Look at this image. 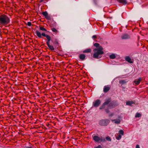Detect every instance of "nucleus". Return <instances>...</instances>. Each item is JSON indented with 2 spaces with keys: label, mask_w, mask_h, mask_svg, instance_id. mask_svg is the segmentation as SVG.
Instances as JSON below:
<instances>
[{
  "label": "nucleus",
  "mask_w": 148,
  "mask_h": 148,
  "mask_svg": "<svg viewBox=\"0 0 148 148\" xmlns=\"http://www.w3.org/2000/svg\"><path fill=\"white\" fill-rule=\"evenodd\" d=\"M142 79L140 77L138 79V80H135L134 81V82L136 85H138L141 81Z\"/></svg>",
  "instance_id": "12"
},
{
  "label": "nucleus",
  "mask_w": 148,
  "mask_h": 148,
  "mask_svg": "<svg viewBox=\"0 0 148 148\" xmlns=\"http://www.w3.org/2000/svg\"><path fill=\"white\" fill-rule=\"evenodd\" d=\"M45 17L46 19H48V20H49L50 18V17L48 15H48H47V16H45Z\"/></svg>",
  "instance_id": "27"
},
{
  "label": "nucleus",
  "mask_w": 148,
  "mask_h": 148,
  "mask_svg": "<svg viewBox=\"0 0 148 148\" xmlns=\"http://www.w3.org/2000/svg\"><path fill=\"white\" fill-rule=\"evenodd\" d=\"M136 148H140L139 146L138 145H137L136 146Z\"/></svg>",
  "instance_id": "33"
},
{
  "label": "nucleus",
  "mask_w": 148,
  "mask_h": 148,
  "mask_svg": "<svg viewBox=\"0 0 148 148\" xmlns=\"http://www.w3.org/2000/svg\"><path fill=\"white\" fill-rule=\"evenodd\" d=\"M109 122L110 121L108 119H102L99 121V124L101 126H106Z\"/></svg>",
  "instance_id": "5"
},
{
  "label": "nucleus",
  "mask_w": 148,
  "mask_h": 148,
  "mask_svg": "<svg viewBox=\"0 0 148 148\" xmlns=\"http://www.w3.org/2000/svg\"><path fill=\"white\" fill-rule=\"evenodd\" d=\"M141 116V114L140 113L137 112L136 113V114L135 116V117L136 118L140 117Z\"/></svg>",
  "instance_id": "22"
},
{
  "label": "nucleus",
  "mask_w": 148,
  "mask_h": 148,
  "mask_svg": "<svg viewBox=\"0 0 148 148\" xmlns=\"http://www.w3.org/2000/svg\"><path fill=\"white\" fill-rule=\"evenodd\" d=\"M105 111L107 113H109V112H110V110L108 108L105 109Z\"/></svg>",
  "instance_id": "29"
},
{
  "label": "nucleus",
  "mask_w": 148,
  "mask_h": 148,
  "mask_svg": "<svg viewBox=\"0 0 148 148\" xmlns=\"http://www.w3.org/2000/svg\"><path fill=\"white\" fill-rule=\"evenodd\" d=\"M110 87L108 86H104L103 91L104 92H107L110 89Z\"/></svg>",
  "instance_id": "9"
},
{
  "label": "nucleus",
  "mask_w": 148,
  "mask_h": 148,
  "mask_svg": "<svg viewBox=\"0 0 148 148\" xmlns=\"http://www.w3.org/2000/svg\"><path fill=\"white\" fill-rule=\"evenodd\" d=\"M40 29L42 31H47V29L45 28L44 27H42V26H40Z\"/></svg>",
  "instance_id": "20"
},
{
  "label": "nucleus",
  "mask_w": 148,
  "mask_h": 148,
  "mask_svg": "<svg viewBox=\"0 0 148 148\" xmlns=\"http://www.w3.org/2000/svg\"><path fill=\"white\" fill-rule=\"evenodd\" d=\"M53 44L55 46V45H57L58 46V41L57 39H55V41Z\"/></svg>",
  "instance_id": "21"
},
{
  "label": "nucleus",
  "mask_w": 148,
  "mask_h": 148,
  "mask_svg": "<svg viewBox=\"0 0 148 148\" xmlns=\"http://www.w3.org/2000/svg\"><path fill=\"white\" fill-rule=\"evenodd\" d=\"M121 38L123 39H127L130 38V36L127 34H125L121 36Z\"/></svg>",
  "instance_id": "10"
},
{
  "label": "nucleus",
  "mask_w": 148,
  "mask_h": 148,
  "mask_svg": "<svg viewBox=\"0 0 148 148\" xmlns=\"http://www.w3.org/2000/svg\"><path fill=\"white\" fill-rule=\"evenodd\" d=\"M95 148H102L101 146L100 145H99L97 147Z\"/></svg>",
  "instance_id": "31"
},
{
  "label": "nucleus",
  "mask_w": 148,
  "mask_h": 148,
  "mask_svg": "<svg viewBox=\"0 0 148 148\" xmlns=\"http://www.w3.org/2000/svg\"><path fill=\"white\" fill-rule=\"evenodd\" d=\"M113 115H114V113H112L109 115V116L112 117L113 116Z\"/></svg>",
  "instance_id": "32"
},
{
  "label": "nucleus",
  "mask_w": 148,
  "mask_h": 148,
  "mask_svg": "<svg viewBox=\"0 0 148 148\" xmlns=\"http://www.w3.org/2000/svg\"><path fill=\"white\" fill-rule=\"evenodd\" d=\"M119 132V134H121L122 135H123L124 134V132L122 130H120Z\"/></svg>",
  "instance_id": "25"
},
{
  "label": "nucleus",
  "mask_w": 148,
  "mask_h": 148,
  "mask_svg": "<svg viewBox=\"0 0 148 148\" xmlns=\"http://www.w3.org/2000/svg\"><path fill=\"white\" fill-rule=\"evenodd\" d=\"M101 103V101L99 99H97L93 102L92 106L94 107H98Z\"/></svg>",
  "instance_id": "7"
},
{
  "label": "nucleus",
  "mask_w": 148,
  "mask_h": 148,
  "mask_svg": "<svg viewBox=\"0 0 148 148\" xmlns=\"http://www.w3.org/2000/svg\"><path fill=\"white\" fill-rule=\"evenodd\" d=\"M106 139L108 141H111V138H110V137L109 136H108L106 137Z\"/></svg>",
  "instance_id": "26"
},
{
  "label": "nucleus",
  "mask_w": 148,
  "mask_h": 148,
  "mask_svg": "<svg viewBox=\"0 0 148 148\" xmlns=\"http://www.w3.org/2000/svg\"><path fill=\"white\" fill-rule=\"evenodd\" d=\"M27 25L29 26H31L32 25V23L30 22H28Z\"/></svg>",
  "instance_id": "28"
},
{
  "label": "nucleus",
  "mask_w": 148,
  "mask_h": 148,
  "mask_svg": "<svg viewBox=\"0 0 148 148\" xmlns=\"http://www.w3.org/2000/svg\"><path fill=\"white\" fill-rule=\"evenodd\" d=\"M121 134H119L118 136L116 137V138L117 140H119L120 139H121Z\"/></svg>",
  "instance_id": "24"
},
{
  "label": "nucleus",
  "mask_w": 148,
  "mask_h": 148,
  "mask_svg": "<svg viewBox=\"0 0 148 148\" xmlns=\"http://www.w3.org/2000/svg\"><path fill=\"white\" fill-rule=\"evenodd\" d=\"M108 105V108L112 109L117 106L118 104L116 101H111V99L110 98L106 99L105 101L101 106L99 109L100 110L105 109L106 107V106Z\"/></svg>",
  "instance_id": "1"
},
{
  "label": "nucleus",
  "mask_w": 148,
  "mask_h": 148,
  "mask_svg": "<svg viewBox=\"0 0 148 148\" xmlns=\"http://www.w3.org/2000/svg\"><path fill=\"white\" fill-rule=\"evenodd\" d=\"M92 38L94 39L97 38V36L96 35H94L92 36Z\"/></svg>",
  "instance_id": "30"
},
{
  "label": "nucleus",
  "mask_w": 148,
  "mask_h": 148,
  "mask_svg": "<svg viewBox=\"0 0 148 148\" xmlns=\"http://www.w3.org/2000/svg\"><path fill=\"white\" fill-rule=\"evenodd\" d=\"M134 103L132 101H127L126 102V104L127 105L131 106L132 104H134Z\"/></svg>",
  "instance_id": "15"
},
{
  "label": "nucleus",
  "mask_w": 148,
  "mask_h": 148,
  "mask_svg": "<svg viewBox=\"0 0 148 148\" xmlns=\"http://www.w3.org/2000/svg\"><path fill=\"white\" fill-rule=\"evenodd\" d=\"M51 30L53 32L55 33L56 34L58 32V31L54 28H52Z\"/></svg>",
  "instance_id": "19"
},
{
  "label": "nucleus",
  "mask_w": 148,
  "mask_h": 148,
  "mask_svg": "<svg viewBox=\"0 0 148 148\" xmlns=\"http://www.w3.org/2000/svg\"><path fill=\"white\" fill-rule=\"evenodd\" d=\"M94 46L96 48H95L93 50L94 53L93 57L95 58H98L99 56L103 54V48L101 46H100L99 44L97 43H95L94 44Z\"/></svg>",
  "instance_id": "2"
},
{
  "label": "nucleus",
  "mask_w": 148,
  "mask_h": 148,
  "mask_svg": "<svg viewBox=\"0 0 148 148\" xmlns=\"http://www.w3.org/2000/svg\"><path fill=\"white\" fill-rule=\"evenodd\" d=\"M146 84H148V83H147Z\"/></svg>",
  "instance_id": "36"
},
{
  "label": "nucleus",
  "mask_w": 148,
  "mask_h": 148,
  "mask_svg": "<svg viewBox=\"0 0 148 148\" xmlns=\"http://www.w3.org/2000/svg\"><path fill=\"white\" fill-rule=\"evenodd\" d=\"M127 81L124 79H122L119 81V83L122 85L126 83Z\"/></svg>",
  "instance_id": "16"
},
{
  "label": "nucleus",
  "mask_w": 148,
  "mask_h": 148,
  "mask_svg": "<svg viewBox=\"0 0 148 148\" xmlns=\"http://www.w3.org/2000/svg\"><path fill=\"white\" fill-rule=\"evenodd\" d=\"M10 22V18L5 14L0 15V25L4 26L8 25Z\"/></svg>",
  "instance_id": "4"
},
{
  "label": "nucleus",
  "mask_w": 148,
  "mask_h": 148,
  "mask_svg": "<svg viewBox=\"0 0 148 148\" xmlns=\"http://www.w3.org/2000/svg\"><path fill=\"white\" fill-rule=\"evenodd\" d=\"M93 139L96 142H99V141L104 142L105 141V139L102 137H99L95 135L93 137Z\"/></svg>",
  "instance_id": "6"
},
{
  "label": "nucleus",
  "mask_w": 148,
  "mask_h": 148,
  "mask_svg": "<svg viewBox=\"0 0 148 148\" xmlns=\"http://www.w3.org/2000/svg\"><path fill=\"white\" fill-rule=\"evenodd\" d=\"M42 14L45 17L48 14V13H47V12L45 11L44 12H43L42 13Z\"/></svg>",
  "instance_id": "23"
},
{
  "label": "nucleus",
  "mask_w": 148,
  "mask_h": 148,
  "mask_svg": "<svg viewBox=\"0 0 148 148\" xmlns=\"http://www.w3.org/2000/svg\"><path fill=\"white\" fill-rule=\"evenodd\" d=\"M26 148H32L30 147H27Z\"/></svg>",
  "instance_id": "35"
},
{
  "label": "nucleus",
  "mask_w": 148,
  "mask_h": 148,
  "mask_svg": "<svg viewBox=\"0 0 148 148\" xmlns=\"http://www.w3.org/2000/svg\"><path fill=\"white\" fill-rule=\"evenodd\" d=\"M117 1L119 3L124 5H125L127 3V1L126 0H117Z\"/></svg>",
  "instance_id": "13"
},
{
  "label": "nucleus",
  "mask_w": 148,
  "mask_h": 148,
  "mask_svg": "<svg viewBox=\"0 0 148 148\" xmlns=\"http://www.w3.org/2000/svg\"><path fill=\"white\" fill-rule=\"evenodd\" d=\"M111 121L112 122H114V123L116 124H119L121 122V121L119 119H112Z\"/></svg>",
  "instance_id": "14"
},
{
  "label": "nucleus",
  "mask_w": 148,
  "mask_h": 148,
  "mask_svg": "<svg viewBox=\"0 0 148 148\" xmlns=\"http://www.w3.org/2000/svg\"><path fill=\"white\" fill-rule=\"evenodd\" d=\"M44 0H40V1H39V2L40 3H41Z\"/></svg>",
  "instance_id": "34"
},
{
  "label": "nucleus",
  "mask_w": 148,
  "mask_h": 148,
  "mask_svg": "<svg viewBox=\"0 0 148 148\" xmlns=\"http://www.w3.org/2000/svg\"><path fill=\"white\" fill-rule=\"evenodd\" d=\"M35 33L38 37L39 38H41L42 36L46 37L47 39L46 43L49 49L51 50H54L55 49L53 46L51 45L50 44L51 38V37L49 35L45 34L44 33H42L41 34L40 32L38 30H36Z\"/></svg>",
  "instance_id": "3"
},
{
  "label": "nucleus",
  "mask_w": 148,
  "mask_h": 148,
  "mask_svg": "<svg viewBox=\"0 0 148 148\" xmlns=\"http://www.w3.org/2000/svg\"><path fill=\"white\" fill-rule=\"evenodd\" d=\"M91 49L90 48H88L84 50L83 51L84 53H89L91 52Z\"/></svg>",
  "instance_id": "17"
},
{
  "label": "nucleus",
  "mask_w": 148,
  "mask_h": 148,
  "mask_svg": "<svg viewBox=\"0 0 148 148\" xmlns=\"http://www.w3.org/2000/svg\"><path fill=\"white\" fill-rule=\"evenodd\" d=\"M79 57L80 60H83L85 59L86 56L84 54H80L79 55Z\"/></svg>",
  "instance_id": "11"
},
{
  "label": "nucleus",
  "mask_w": 148,
  "mask_h": 148,
  "mask_svg": "<svg viewBox=\"0 0 148 148\" xmlns=\"http://www.w3.org/2000/svg\"><path fill=\"white\" fill-rule=\"evenodd\" d=\"M110 58L111 59H114L116 58V56L114 54H112L110 56Z\"/></svg>",
  "instance_id": "18"
},
{
  "label": "nucleus",
  "mask_w": 148,
  "mask_h": 148,
  "mask_svg": "<svg viewBox=\"0 0 148 148\" xmlns=\"http://www.w3.org/2000/svg\"><path fill=\"white\" fill-rule=\"evenodd\" d=\"M125 59L126 61L130 63H132L133 62V61L131 60V59L129 56H125Z\"/></svg>",
  "instance_id": "8"
}]
</instances>
